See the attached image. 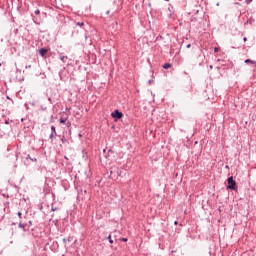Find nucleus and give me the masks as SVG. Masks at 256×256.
<instances>
[{
    "mask_svg": "<svg viewBox=\"0 0 256 256\" xmlns=\"http://www.w3.org/2000/svg\"><path fill=\"white\" fill-rule=\"evenodd\" d=\"M228 189H231L232 191H237V182L233 180V177L228 178Z\"/></svg>",
    "mask_w": 256,
    "mask_h": 256,
    "instance_id": "obj_1",
    "label": "nucleus"
},
{
    "mask_svg": "<svg viewBox=\"0 0 256 256\" xmlns=\"http://www.w3.org/2000/svg\"><path fill=\"white\" fill-rule=\"evenodd\" d=\"M111 117L113 119H121V117H123V113L120 112L119 110H115L114 112L111 113Z\"/></svg>",
    "mask_w": 256,
    "mask_h": 256,
    "instance_id": "obj_2",
    "label": "nucleus"
},
{
    "mask_svg": "<svg viewBox=\"0 0 256 256\" xmlns=\"http://www.w3.org/2000/svg\"><path fill=\"white\" fill-rule=\"evenodd\" d=\"M39 53H40L41 57H45V55L47 53V49L42 48V49L39 50Z\"/></svg>",
    "mask_w": 256,
    "mask_h": 256,
    "instance_id": "obj_3",
    "label": "nucleus"
},
{
    "mask_svg": "<svg viewBox=\"0 0 256 256\" xmlns=\"http://www.w3.org/2000/svg\"><path fill=\"white\" fill-rule=\"evenodd\" d=\"M172 65L170 63L164 64L163 69H171Z\"/></svg>",
    "mask_w": 256,
    "mask_h": 256,
    "instance_id": "obj_4",
    "label": "nucleus"
},
{
    "mask_svg": "<svg viewBox=\"0 0 256 256\" xmlns=\"http://www.w3.org/2000/svg\"><path fill=\"white\" fill-rule=\"evenodd\" d=\"M245 63H251V65H255L256 62L254 60L247 59L245 60Z\"/></svg>",
    "mask_w": 256,
    "mask_h": 256,
    "instance_id": "obj_5",
    "label": "nucleus"
},
{
    "mask_svg": "<svg viewBox=\"0 0 256 256\" xmlns=\"http://www.w3.org/2000/svg\"><path fill=\"white\" fill-rule=\"evenodd\" d=\"M51 131H52V134L50 135V137H53V133H57L56 131H55V126H51Z\"/></svg>",
    "mask_w": 256,
    "mask_h": 256,
    "instance_id": "obj_6",
    "label": "nucleus"
},
{
    "mask_svg": "<svg viewBox=\"0 0 256 256\" xmlns=\"http://www.w3.org/2000/svg\"><path fill=\"white\" fill-rule=\"evenodd\" d=\"M60 59H61V61H63V63H65L68 58H67V56H61Z\"/></svg>",
    "mask_w": 256,
    "mask_h": 256,
    "instance_id": "obj_7",
    "label": "nucleus"
},
{
    "mask_svg": "<svg viewBox=\"0 0 256 256\" xmlns=\"http://www.w3.org/2000/svg\"><path fill=\"white\" fill-rule=\"evenodd\" d=\"M109 243L113 244V239H111V235L108 236Z\"/></svg>",
    "mask_w": 256,
    "mask_h": 256,
    "instance_id": "obj_8",
    "label": "nucleus"
},
{
    "mask_svg": "<svg viewBox=\"0 0 256 256\" xmlns=\"http://www.w3.org/2000/svg\"><path fill=\"white\" fill-rule=\"evenodd\" d=\"M19 228L20 229H25V225H23L22 223L19 224Z\"/></svg>",
    "mask_w": 256,
    "mask_h": 256,
    "instance_id": "obj_9",
    "label": "nucleus"
},
{
    "mask_svg": "<svg viewBox=\"0 0 256 256\" xmlns=\"http://www.w3.org/2000/svg\"><path fill=\"white\" fill-rule=\"evenodd\" d=\"M26 159H31V161H37V159L31 158V156L26 157Z\"/></svg>",
    "mask_w": 256,
    "mask_h": 256,
    "instance_id": "obj_10",
    "label": "nucleus"
},
{
    "mask_svg": "<svg viewBox=\"0 0 256 256\" xmlns=\"http://www.w3.org/2000/svg\"><path fill=\"white\" fill-rule=\"evenodd\" d=\"M41 12L39 10L35 11V15H39Z\"/></svg>",
    "mask_w": 256,
    "mask_h": 256,
    "instance_id": "obj_11",
    "label": "nucleus"
},
{
    "mask_svg": "<svg viewBox=\"0 0 256 256\" xmlns=\"http://www.w3.org/2000/svg\"><path fill=\"white\" fill-rule=\"evenodd\" d=\"M214 52H215V53H219V48H215V49H214Z\"/></svg>",
    "mask_w": 256,
    "mask_h": 256,
    "instance_id": "obj_12",
    "label": "nucleus"
},
{
    "mask_svg": "<svg viewBox=\"0 0 256 256\" xmlns=\"http://www.w3.org/2000/svg\"><path fill=\"white\" fill-rule=\"evenodd\" d=\"M79 27H83V25H85L83 22L82 23H78Z\"/></svg>",
    "mask_w": 256,
    "mask_h": 256,
    "instance_id": "obj_13",
    "label": "nucleus"
},
{
    "mask_svg": "<svg viewBox=\"0 0 256 256\" xmlns=\"http://www.w3.org/2000/svg\"><path fill=\"white\" fill-rule=\"evenodd\" d=\"M121 241H124V243H126L127 238H122Z\"/></svg>",
    "mask_w": 256,
    "mask_h": 256,
    "instance_id": "obj_14",
    "label": "nucleus"
},
{
    "mask_svg": "<svg viewBox=\"0 0 256 256\" xmlns=\"http://www.w3.org/2000/svg\"><path fill=\"white\" fill-rule=\"evenodd\" d=\"M60 123H65V120L64 119H60Z\"/></svg>",
    "mask_w": 256,
    "mask_h": 256,
    "instance_id": "obj_15",
    "label": "nucleus"
},
{
    "mask_svg": "<svg viewBox=\"0 0 256 256\" xmlns=\"http://www.w3.org/2000/svg\"><path fill=\"white\" fill-rule=\"evenodd\" d=\"M26 69H31V65L26 66Z\"/></svg>",
    "mask_w": 256,
    "mask_h": 256,
    "instance_id": "obj_16",
    "label": "nucleus"
},
{
    "mask_svg": "<svg viewBox=\"0 0 256 256\" xmlns=\"http://www.w3.org/2000/svg\"><path fill=\"white\" fill-rule=\"evenodd\" d=\"M21 215H22L21 212H18V217H21Z\"/></svg>",
    "mask_w": 256,
    "mask_h": 256,
    "instance_id": "obj_17",
    "label": "nucleus"
},
{
    "mask_svg": "<svg viewBox=\"0 0 256 256\" xmlns=\"http://www.w3.org/2000/svg\"><path fill=\"white\" fill-rule=\"evenodd\" d=\"M244 41H247V37H244Z\"/></svg>",
    "mask_w": 256,
    "mask_h": 256,
    "instance_id": "obj_18",
    "label": "nucleus"
},
{
    "mask_svg": "<svg viewBox=\"0 0 256 256\" xmlns=\"http://www.w3.org/2000/svg\"><path fill=\"white\" fill-rule=\"evenodd\" d=\"M210 69H213V66H212V65H210Z\"/></svg>",
    "mask_w": 256,
    "mask_h": 256,
    "instance_id": "obj_19",
    "label": "nucleus"
},
{
    "mask_svg": "<svg viewBox=\"0 0 256 256\" xmlns=\"http://www.w3.org/2000/svg\"><path fill=\"white\" fill-rule=\"evenodd\" d=\"M174 225H177V221L174 222Z\"/></svg>",
    "mask_w": 256,
    "mask_h": 256,
    "instance_id": "obj_20",
    "label": "nucleus"
},
{
    "mask_svg": "<svg viewBox=\"0 0 256 256\" xmlns=\"http://www.w3.org/2000/svg\"><path fill=\"white\" fill-rule=\"evenodd\" d=\"M0 67H1V63H0Z\"/></svg>",
    "mask_w": 256,
    "mask_h": 256,
    "instance_id": "obj_21",
    "label": "nucleus"
}]
</instances>
